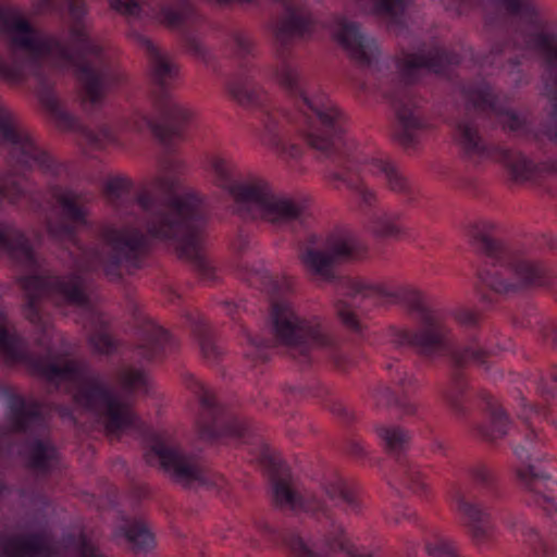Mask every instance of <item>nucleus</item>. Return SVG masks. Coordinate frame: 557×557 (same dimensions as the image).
Instances as JSON below:
<instances>
[{"label": "nucleus", "mask_w": 557, "mask_h": 557, "mask_svg": "<svg viewBox=\"0 0 557 557\" xmlns=\"http://www.w3.org/2000/svg\"><path fill=\"white\" fill-rule=\"evenodd\" d=\"M285 13L278 21L275 38L278 44V64L271 76L293 102L292 110H283L255 77L258 71L246 60L253 53V45L245 34L234 32L231 37L235 54L242 59L239 71L226 81L228 95L240 106L253 110L259 121L258 136L281 159L296 161L304 152L301 143L318 150L331 161L326 178L335 188L349 189L359 200L368 219L369 230L377 237H398L401 233L400 214L375 210L376 195L364 184L363 173L382 175L388 188L411 200V186L398 169L382 157H372L347 135L346 114L294 64L289 46L294 39L311 38L319 25L311 9L301 2H285Z\"/></svg>", "instance_id": "obj_1"}, {"label": "nucleus", "mask_w": 557, "mask_h": 557, "mask_svg": "<svg viewBox=\"0 0 557 557\" xmlns=\"http://www.w3.org/2000/svg\"><path fill=\"white\" fill-rule=\"evenodd\" d=\"M0 145L9 149V158L15 165L29 171L37 169L42 175L53 180L48 184V190L60 209L62 220H49L47 232L54 242L71 246L85 255V248L78 238V227L89 225L86 195L57 182L67 174V165L41 148L34 136L18 123L16 115L1 102ZM26 197V189L15 176L5 175L0 178V210L4 203L17 205ZM0 249L33 272L18 278L26 298L23 312L41 331L45 332L48 325L42 309L45 300L55 306L66 304L89 307L88 282L84 272L75 271L65 275L39 272L40 261L28 237L13 224L1 220Z\"/></svg>", "instance_id": "obj_2"}, {"label": "nucleus", "mask_w": 557, "mask_h": 557, "mask_svg": "<svg viewBox=\"0 0 557 557\" xmlns=\"http://www.w3.org/2000/svg\"><path fill=\"white\" fill-rule=\"evenodd\" d=\"M180 173L181 165L169 162L134 199L128 178L113 176L106 182L104 196L124 221L122 227H103L102 246L92 251L110 281L143 268L152 240L174 246L205 283L216 281V269L203 251L208 220L205 198L193 189L183 190Z\"/></svg>", "instance_id": "obj_3"}, {"label": "nucleus", "mask_w": 557, "mask_h": 557, "mask_svg": "<svg viewBox=\"0 0 557 557\" xmlns=\"http://www.w3.org/2000/svg\"><path fill=\"white\" fill-rule=\"evenodd\" d=\"M388 304L405 305L420 326L416 331L391 326L386 334L388 342L398 350L413 349L431 360L446 358L451 372L448 381L438 385V394L456 417L466 419L471 395L462 368L470 364L486 367L488 356L505 349V346L499 343L493 345L484 337L480 330V313L469 308L453 312L455 321L466 332L462 341L454 338L444 313L433 308L421 292L411 287L392 289L381 283L347 278L335 301V309L347 329L361 334L359 315L368 310V306Z\"/></svg>", "instance_id": "obj_4"}, {"label": "nucleus", "mask_w": 557, "mask_h": 557, "mask_svg": "<svg viewBox=\"0 0 557 557\" xmlns=\"http://www.w3.org/2000/svg\"><path fill=\"white\" fill-rule=\"evenodd\" d=\"M0 354L7 366L23 364L35 376L59 386L62 382L77 385L75 401L96 414L109 434L117 435L132 430L145 432L146 424L134 411L129 398L135 393L148 392V379L143 370L127 369L119 374L125 397H120L85 362L61 361L51 348L36 355L26 337L8 325V317L0 306Z\"/></svg>", "instance_id": "obj_5"}, {"label": "nucleus", "mask_w": 557, "mask_h": 557, "mask_svg": "<svg viewBox=\"0 0 557 557\" xmlns=\"http://www.w3.org/2000/svg\"><path fill=\"white\" fill-rule=\"evenodd\" d=\"M251 286L272 298L270 321L272 339L245 332L248 347L245 356L255 363L268 361L274 346H283L301 367H309L315 359V350L324 351L336 364L345 369L351 360L331 323L320 315H299L287 296L294 292L295 280L288 275H274L263 265L247 269L244 274Z\"/></svg>", "instance_id": "obj_6"}, {"label": "nucleus", "mask_w": 557, "mask_h": 557, "mask_svg": "<svg viewBox=\"0 0 557 557\" xmlns=\"http://www.w3.org/2000/svg\"><path fill=\"white\" fill-rule=\"evenodd\" d=\"M268 466L275 504L283 509L310 513L323 521L318 530L319 539L310 541H305L296 529H277L262 522L259 530L267 540L284 547L293 557H377L346 537L344 529L336 522L324 499L311 492L294 488L292 473L285 462L271 457Z\"/></svg>", "instance_id": "obj_7"}, {"label": "nucleus", "mask_w": 557, "mask_h": 557, "mask_svg": "<svg viewBox=\"0 0 557 557\" xmlns=\"http://www.w3.org/2000/svg\"><path fill=\"white\" fill-rule=\"evenodd\" d=\"M466 113L456 121L454 136L463 156L474 162L494 160L503 163L516 181L532 180L536 165L524 154L496 146L486 138L485 126L500 125L511 133H524L527 119L508 109L485 81L463 88Z\"/></svg>", "instance_id": "obj_8"}, {"label": "nucleus", "mask_w": 557, "mask_h": 557, "mask_svg": "<svg viewBox=\"0 0 557 557\" xmlns=\"http://www.w3.org/2000/svg\"><path fill=\"white\" fill-rule=\"evenodd\" d=\"M459 62L457 52L434 46L428 51L397 58L392 62L395 71L386 76L373 74V82L362 84L364 92L381 95L393 107L396 116L394 136L403 147H416L430 126L413 84L423 72L448 76L451 66Z\"/></svg>", "instance_id": "obj_9"}, {"label": "nucleus", "mask_w": 557, "mask_h": 557, "mask_svg": "<svg viewBox=\"0 0 557 557\" xmlns=\"http://www.w3.org/2000/svg\"><path fill=\"white\" fill-rule=\"evenodd\" d=\"M494 224L485 220L475 222L469 228L473 246L485 258L484 265L478 270L476 286L479 299L484 307H494L500 296L554 284L553 269L543 262L529 260L494 239Z\"/></svg>", "instance_id": "obj_10"}, {"label": "nucleus", "mask_w": 557, "mask_h": 557, "mask_svg": "<svg viewBox=\"0 0 557 557\" xmlns=\"http://www.w3.org/2000/svg\"><path fill=\"white\" fill-rule=\"evenodd\" d=\"M207 164L215 185L233 199V211L243 220L282 226L300 220L307 210V199L277 195L263 178L243 176L226 154L212 153Z\"/></svg>", "instance_id": "obj_11"}, {"label": "nucleus", "mask_w": 557, "mask_h": 557, "mask_svg": "<svg viewBox=\"0 0 557 557\" xmlns=\"http://www.w3.org/2000/svg\"><path fill=\"white\" fill-rule=\"evenodd\" d=\"M447 494L475 544L491 542L495 537L496 527L487 504L500 494L495 471L484 462L453 468Z\"/></svg>", "instance_id": "obj_12"}, {"label": "nucleus", "mask_w": 557, "mask_h": 557, "mask_svg": "<svg viewBox=\"0 0 557 557\" xmlns=\"http://www.w3.org/2000/svg\"><path fill=\"white\" fill-rule=\"evenodd\" d=\"M523 425V442L513 446L517 459L515 467L516 478L527 492V502L537 506L550 518L557 517V481L554 480L540 463L547 460L546 438L535 429L532 419H547L543 407L528 404L521 399V409L518 413Z\"/></svg>", "instance_id": "obj_13"}, {"label": "nucleus", "mask_w": 557, "mask_h": 557, "mask_svg": "<svg viewBox=\"0 0 557 557\" xmlns=\"http://www.w3.org/2000/svg\"><path fill=\"white\" fill-rule=\"evenodd\" d=\"M507 16L523 36L525 42L543 58L546 65L557 69V17L535 0H485ZM555 125L548 129L550 140L557 144V101L553 106Z\"/></svg>", "instance_id": "obj_14"}, {"label": "nucleus", "mask_w": 557, "mask_h": 557, "mask_svg": "<svg viewBox=\"0 0 557 557\" xmlns=\"http://www.w3.org/2000/svg\"><path fill=\"white\" fill-rule=\"evenodd\" d=\"M7 418L13 432L29 437L24 454L29 468L48 474L58 459L54 445L41 440L48 432V419L42 401L7 391Z\"/></svg>", "instance_id": "obj_15"}, {"label": "nucleus", "mask_w": 557, "mask_h": 557, "mask_svg": "<svg viewBox=\"0 0 557 557\" xmlns=\"http://www.w3.org/2000/svg\"><path fill=\"white\" fill-rule=\"evenodd\" d=\"M110 7L129 17L140 16L147 8L153 20L181 35L184 46L190 54L209 64L211 53L201 44L198 36L202 17L188 0H178L175 5L159 0H110Z\"/></svg>", "instance_id": "obj_16"}, {"label": "nucleus", "mask_w": 557, "mask_h": 557, "mask_svg": "<svg viewBox=\"0 0 557 557\" xmlns=\"http://www.w3.org/2000/svg\"><path fill=\"white\" fill-rule=\"evenodd\" d=\"M185 384L199 403L196 429L201 441L215 444L246 440L249 432L246 422L219 404L207 385L194 375H188Z\"/></svg>", "instance_id": "obj_17"}, {"label": "nucleus", "mask_w": 557, "mask_h": 557, "mask_svg": "<svg viewBox=\"0 0 557 557\" xmlns=\"http://www.w3.org/2000/svg\"><path fill=\"white\" fill-rule=\"evenodd\" d=\"M366 253V246L355 235L341 230L326 236L309 234L299 258L310 275L331 280L336 262L361 259Z\"/></svg>", "instance_id": "obj_18"}, {"label": "nucleus", "mask_w": 557, "mask_h": 557, "mask_svg": "<svg viewBox=\"0 0 557 557\" xmlns=\"http://www.w3.org/2000/svg\"><path fill=\"white\" fill-rule=\"evenodd\" d=\"M145 458L150 465L158 463L164 474L184 486L191 483L201 485L212 483L196 455L168 443L161 436H156Z\"/></svg>", "instance_id": "obj_19"}, {"label": "nucleus", "mask_w": 557, "mask_h": 557, "mask_svg": "<svg viewBox=\"0 0 557 557\" xmlns=\"http://www.w3.org/2000/svg\"><path fill=\"white\" fill-rule=\"evenodd\" d=\"M379 438L383 442L388 454L396 458V468L388 479L395 488L404 487L417 495L426 493L428 484L418 466L404 456L409 447L410 434L400 426L380 425L376 429Z\"/></svg>", "instance_id": "obj_20"}, {"label": "nucleus", "mask_w": 557, "mask_h": 557, "mask_svg": "<svg viewBox=\"0 0 557 557\" xmlns=\"http://www.w3.org/2000/svg\"><path fill=\"white\" fill-rule=\"evenodd\" d=\"M385 369L392 383L399 388L400 395H396L388 385L379 384L372 392L375 406L395 407L404 417L418 416V406L409 399V395L419 386L418 380L399 361L387 362Z\"/></svg>", "instance_id": "obj_21"}, {"label": "nucleus", "mask_w": 557, "mask_h": 557, "mask_svg": "<svg viewBox=\"0 0 557 557\" xmlns=\"http://www.w3.org/2000/svg\"><path fill=\"white\" fill-rule=\"evenodd\" d=\"M329 28L335 40L359 65L370 67L377 59L379 47L374 38L364 35L356 22L334 16Z\"/></svg>", "instance_id": "obj_22"}, {"label": "nucleus", "mask_w": 557, "mask_h": 557, "mask_svg": "<svg viewBox=\"0 0 557 557\" xmlns=\"http://www.w3.org/2000/svg\"><path fill=\"white\" fill-rule=\"evenodd\" d=\"M0 543L7 557H54L57 555L55 548L44 532L1 537Z\"/></svg>", "instance_id": "obj_23"}, {"label": "nucleus", "mask_w": 557, "mask_h": 557, "mask_svg": "<svg viewBox=\"0 0 557 557\" xmlns=\"http://www.w3.org/2000/svg\"><path fill=\"white\" fill-rule=\"evenodd\" d=\"M175 347V339L165 329L148 323L141 342L135 347L134 355L148 362L159 361Z\"/></svg>", "instance_id": "obj_24"}, {"label": "nucleus", "mask_w": 557, "mask_h": 557, "mask_svg": "<svg viewBox=\"0 0 557 557\" xmlns=\"http://www.w3.org/2000/svg\"><path fill=\"white\" fill-rule=\"evenodd\" d=\"M321 486L327 500L347 513L360 511V500L356 486L344 479L339 473L332 472L324 476Z\"/></svg>", "instance_id": "obj_25"}, {"label": "nucleus", "mask_w": 557, "mask_h": 557, "mask_svg": "<svg viewBox=\"0 0 557 557\" xmlns=\"http://www.w3.org/2000/svg\"><path fill=\"white\" fill-rule=\"evenodd\" d=\"M478 397L488 414L490 423L469 425L471 432L487 442H494L508 433L509 419L496 399L487 392H480Z\"/></svg>", "instance_id": "obj_26"}, {"label": "nucleus", "mask_w": 557, "mask_h": 557, "mask_svg": "<svg viewBox=\"0 0 557 557\" xmlns=\"http://www.w3.org/2000/svg\"><path fill=\"white\" fill-rule=\"evenodd\" d=\"M90 324L91 331L88 336V343L94 352L106 356L116 352L120 343L111 336L110 325L106 317L98 311H91Z\"/></svg>", "instance_id": "obj_27"}, {"label": "nucleus", "mask_w": 557, "mask_h": 557, "mask_svg": "<svg viewBox=\"0 0 557 557\" xmlns=\"http://www.w3.org/2000/svg\"><path fill=\"white\" fill-rule=\"evenodd\" d=\"M186 319L199 343L203 358L211 362L216 361L222 355V348L216 343L213 331L205 317L198 312H190Z\"/></svg>", "instance_id": "obj_28"}, {"label": "nucleus", "mask_w": 557, "mask_h": 557, "mask_svg": "<svg viewBox=\"0 0 557 557\" xmlns=\"http://www.w3.org/2000/svg\"><path fill=\"white\" fill-rule=\"evenodd\" d=\"M515 536L521 540L534 557H557V548L548 545L524 519L516 518L509 523Z\"/></svg>", "instance_id": "obj_29"}, {"label": "nucleus", "mask_w": 557, "mask_h": 557, "mask_svg": "<svg viewBox=\"0 0 557 557\" xmlns=\"http://www.w3.org/2000/svg\"><path fill=\"white\" fill-rule=\"evenodd\" d=\"M120 532L125 536L131 549L136 554L147 553L154 545L153 534L143 521H126L120 528Z\"/></svg>", "instance_id": "obj_30"}, {"label": "nucleus", "mask_w": 557, "mask_h": 557, "mask_svg": "<svg viewBox=\"0 0 557 557\" xmlns=\"http://www.w3.org/2000/svg\"><path fill=\"white\" fill-rule=\"evenodd\" d=\"M375 11L391 18L396 25H403L405 13L409 7V0H372Z\"/></svg>", "instance_id": "obj_31"}, {"label": "nucleus", "mask_w": 557, "mask_h": 557, "mask_svg": "<svg viewBox=\"0 0 557 557\" xmlns=\"http://www.w3.org/2000/svg\"><path fill=\"white\" fill-rule=\"evenodd\" d=\"M522 327L536 326L537 332L541 334L543 341L553 346H557V323L550 318L534 317V321L529 317L525 321L521 322Z\"/></svg>", "instance_id": "obj_32"}, {"label": "nucleus", "mask_w": 557, "mask_h": 557, "mask_svg": "<svg viewBox=\"0 0 557 557\" xmlns=\"http://www.w3.org/2000/svg\"><path fill=\"white\" fill-rule=\"evenodd\" d=\"M425 549L431 557H462L457 545L443 535H435L426 542Z\"/></svg>", "instance_id": "obj_33"}, {"label": "nucleus", "mask_w": 557, "mask_h": 557, "mask_svg": "<svg viewBox=\"0 0 557 557\" xmlns=\"http://www.w3.org/2000/svg\"><path fill=\"white\" fill-rule=\"evenodd\" d=\"M24 66L16 60L8 61L0 54V78L9 84H21L25 81Z\"/></svg>", "instance_id": "obj_34"}, {"label": "nucleus", "mask_w": 557, "mask_h": 557, "mask_svg": "<svg viewBox=\"0 0 557 557\" xmlns=\"http://www.w3.org/2000/svg\"><path fill=\"white\" fill-rule=\"evenodd\" d=\"M537 392L546 399L557 398V366H552L545 373H542L536 382Z\"/></svg>", "instance_id": "obj_35"}, {"label": "nucleus", "mask_w": 557, "mask_h": 557, "mask_svg": "<svg viewBox=\"0 0 557 557\" xmlns=\"http://www.w3.org/2000/svg\"><path fill=\"white\" fill-rule=\"evenodd\" d=\"M78 552L81 557H106L99 553L97 548L89 543L84 536L79 540Z\"/></svg>", "instance_id": "obj_36"}, {"label": "nucleus", "mask_w": 557, "mask_h": 557, "mask_svg": "<svg viewBox=\"0 0 557 557\" xmlns=\"http://www.w3.org/2000/svg\"><path fill=\"white\" fill-rule=\"evenodd\" d=\"M346 451L354 457H362L366 455V448L359 440H350L347 443Z\"/></svg>", "instance_id": "obj_37"}, {"label": "nucleus", "mask_w": 557, "mask_h": 557, "mask_svg": "<svg viewBox=\"0 0 557 557\" xmlns=\"http://www.w3.org/2000/svg\"><path fill=\"white\" fill-rule=\"evenodd\" d=\"M506 49H507V45L505 46H502V47H498V46H495L493 47L492 51H491V62L494 64V63H498L499 60L503 55H505L506 53Z\"/></svg>", "instance_id": "obj_38"}, {"label": "nucleus", "mask_w": 557, "mask_h": 557, "mask_svg": "<svg viewBox=\"0 0 557 557\" xmlns=\"http://www.w3.org/2000/svg\"><path fill=\"white\" fill-rule=\"evenodd\" d=\"M223 308H224V311L231 317L234 319L235 314L238 312L239 310V305L238 304H235L233 301H225L223 304Z\"/></svg>", "instance_id": "obj_39"}, {"label": "nucleus", "mask_w": 557, "mask_h": 557, "mask_svg": "<svg viewBox=\"0 0 557 557\" xmlns=\"http://www.w3.org/2000/svg\"><path fill=\"white\" fill-rule=\"evenodd\" d=\"M431 450L434 453V454H441V455H446V447H445V444L443 442H441L440 440H434L431 444Z\"/></svg>", "instance_id": "obj_40"}, {"label": "nucleus", "mask_w": 557, "mask_h": 557, "mask_svg": "<svg viewBox=\"0 0 557 557\" xmlns=\"http://www.w3.org/2000/svg\"><path fill=\"white\" fill-rule=\"evenodd\" d=\"M508 62L512 71L518 70V67L521 64V61L518 55L509 57Z\"/></svg>", "instance_id": "obj_41"}, {"label": "nucleus", "mask_w": 557, "mask_h": 557, "mask_svg": "<svg viewBox=\"0 0 557 557\" xmlns=\"http://www.w3.org/2000/svg\"><path fill=\"white\" fill-rule=\"evenodd\" d=\"M322 389L320 391H317V392H313V391H309L308 394H310L311 396L313 397H321L322 396Z\"/></svg>", "instance_id": "obj_42"}, {"label": "nucleus", "mask_w": 557, "mask_h": 557, "mask_svg": "<svg viewBox=\"0 0 557 557\" xmlns=\"http://www.w3.org/2000/svg\"><path fill=\"white\" fill-rule=\"evenodd\" d=\"M337 413L338 414H347L346 409L341 408V407L338 408Z\"/></svg>", "instance_id": "obj_43"}]
</instances>
